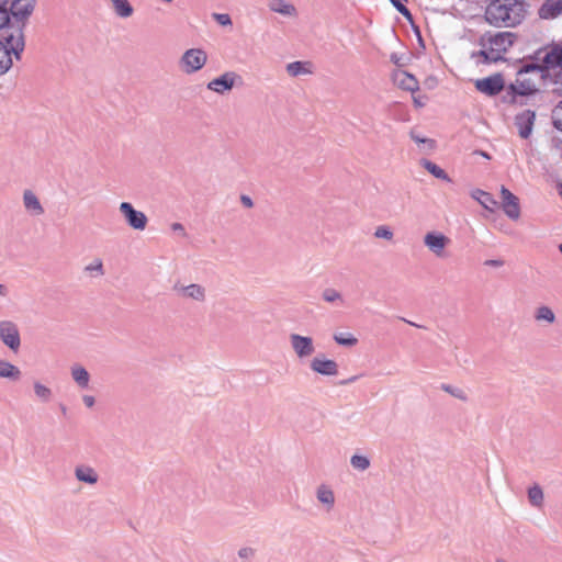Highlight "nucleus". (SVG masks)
I'll return each instance as SVG.
<instances>
[{
  "mask_svg": "<svg viewBox=\"0 0 562 562\" xmlns=\"http://www.w3.org/2000/svg\"><path fill=\"white\" fill-rule=\"evenodd\" d=\"M526 12L524 0H491L484 19L495 27H515L522 22Z\"/></svg>",
  "mask_w": 562,
  "mask_h": 562,
  "instance_id": "f257e3e1",
  "label": "nucleus"
},
{
  "mask_svg": "<svg viewBox=\"0 0 562 562\" xmlns=\"http://www.w3.org/2000/svg\"><path fill=\"white\" fill-rule=\"evenodd\" d=\"M37 0H10L8 11L12 26L24 33L29 18L33 14Z\"/></svg>",
  "mask_w": 562,
  "mask_h": 562,
  "instance_id": "f03ea898",
  "label": "nucleus"
},
{
  "mask_svg": "<svg viewBox=\"0 0 562 562\" xmlns=\"http://www.w3.org/2000/svg\"><path fill=\"white\" fill-rule=\"evenodd\" d=\"M517 36L513 32H497L492 34L491 32L484 33L480 40L479 45L482 47H490L501 54L507 52L515 43Z\"/></svg>",
  "mask_w": 562,
  "mask_h": 562,
  "instance_id": "7ed1b4c3",
  "label": "nucleus"
},
{
  "mask_svg": "<svg viewBox=\"0 0 562 562\" xmlns=\"http://www.w3.org/2000/svg\"><path fill=\"white\" fill-rule=\"evenodd\" d=\"M4 44L9 45L15 58L20 59L25 47L24 33L20 27L12 25L0 27V46Z\"/></svg>",
  "mask_w": 562,
  "mask_h": 562,
  "instance_id": "20e7f679",
  "label": "nucleus"
},
{
  "mask_svg": "<svg viewBox=\"0 0 562 562\" xmlns=\"http://www.w3.org/2000/svg\"><path fill=\"white\" fill-rule=\"evenodd\" d=\"M474 87L479 92L487 97H495L505 88L504 76L501 72H496L488 77L477 79L474 82Z\"/></svg>",
  "mask_w": 562,
  "mask_h": 562,
  "instance_id": "39448f33",
  "label": "nucleus"
},
{
  "mask_svg": "<svg viewBox=\"0 0 562 562\" xmlns=\"http://www.w3.org/2000/svg\"><path fill=\"white\" fill-rule=\"evenodd\" d=\"M119 210L131 228L135 231H144L146 228L148 223L146 214L136 210L132 203L122 202Z\"/></svg>",
  "mask_w": 562,
  "mask_h": 562,
  "instance_id": "423d86ee",
  "label": "nucleus"
},
{
  "mask_svg": "<svg viewBox=\"0 0 562 562\" xmlns=\"http://www.w3.org/2000/svg\"><path fill=\"white\" fill-rule=\"evenodd\" d=\"M207 59L206 53L201 48H190L184 52L180 64L186 74H193L202 69Z\"/></svg>",
  "mask_w": 562,
  "mask_h": 562,
  "instance_id": "0eeeda50",
  "label": "nucleus"
},
{
  "mask_svg": "<svg viewBox=\"0 0 562 562\" xmlns=\"http://www.w3.org/2000/svg\"><path fill=\"white\" fill-rule=\"evenodd\" d=\"M535 122L536 112L529 109L517 113L514 117V124L518 130V135L522 139H528L531 136Z\"/></svg>",
  "mask_w": 562,
  "mask_h": 562,
  "instance_id": "6e6552de",
  "label": "nucleus"
},
{
  "mask_svg": "<svg viewBox=\"0 0 562 562\" xmlns=\"http://www.w3.org/2000/svg\"><path fill=\"white\" fill-rule=\"evenodd\" d=\"M0 339L12 351H18L21 346L19 329L14 323L9 321L0 322Z\"/></svg>",
  "mask_w": 562,
  "mask_h": 562,
  "instance_id": "1a4fd4ad",
  "label": "nucleus"
},
{
  "mask_svg": "<svg viewBox=\"0 0 562 562\" xmlns=\"http://www.w3.org/2000/svg\"><path fill=\"white\" fill-rule=\"evenodd\" d=\"M538 54L540 50L536 52L533 55L527 56L524 59H519L521 63V67L517 70V75H524L529 72H540L542 79H547L549 76V70L551 68H544L547 65L544 63V57L542 58V63H538Z\"/></svg>",
  "mask_w": 562,
  "mask_h": 562,
  "instance_id": "9d476101",
  "label": "nucleus"
},
{
  "mask_svg": "<svg viewBox=\"0 0 562 562\" xmlns=\"http://www.w3.org/2000/svg\"><path fill=\"white\" fill-rule=\"evenodd\" d=\"M502 207L508 218L517 221L520 217L519 199L506 187L501 188Z\"/></svg>",
  "mask_w": 562,
  "mask_h": 562,
  "instance_id": "9b49d317",
  "label": "nucleus"
},
{
  "mask_svg": "<svg viewBox=\"0 0 562 562\" xmlns=\"http://www.w3.org/2000/svg\"><path fill=\"white\" fill-rule=\"evenodd\" d=\"M236 79H240V76L234 71H226L220 77L211 80L207 83V89L223 94L224 92L233 89Z\"/></svg>",
  "mask_w": 562,
  "mask_h": 562,
  "instance_id": "f8f14e48",
  "label": "nucleus"
},
{
  "mask_svg": "<svg viewBox=\"0 0 562 562\" xmlns=\"http://www.w3.org/2000/svg\"><path fill=\"white\" fill-rule=\"evenodd\" d=\"M290 342L299 358L310 357L315 351L313 339L308 336L291 334Z\"/></svg>",
  "mask_w": 562,
  "mask_h": 562,
  "instance_id": "ddd939ff",
  "label": "nucleus"
},
{
  "mask_svg": "<svg viewBox=\"0 0 562 562\" xmlns=\"http://www.w3.org/2000/svg\"><path fill=\"white\" fill-rule=\"evenodd\" d=\"M311 369L322 375L333 376L338 373V364L335 360L315 357L310 363Z\"/></svg>",
  "mask_w": 562,
  "mask_h": 562,
  "instance_id": "4468645a",
  "label": "nucleus"
},
{
  "mask_svg": "<svg viewBox=\"0 0 562 562\" xmlns=\"http://www.w3.org/2000/svg\"><path fill=\"white\" fill-rule=\"evenodd\" d=\"M424 243L436 256H441L449 238L442 233L430 232L425 235Z\"/></svg>",
  "mask_w": 562,
  "mask_h": 562,
  "instance_id": "2eb2a0df",
  "label": "nucleus"
},
{
  "mask_svg": "<svg viewBox=\"0 0 562 562\" xmlns=\"http://www.w3.org/2000/svg\"><path fill=\"white\" fill-rule=\"evenodd\" d=\"M471 57L480 58V60H477V64H483V65H491V64H496V63L506 60V58L503 55L496 54V52L490 47H483L480 50L473 52L471 54Z\"/></svg>",
  "mask_w": 562,
  "mask_h": 562,
  "instance_id": "dca6fc26",
  "label": "nucleus"
},
{
  "mask_svg": "<svg viewBox=\"0 0 562 562\" xmlns=\"http://www.w3.org/2000/svg\"><path fill=\"white\" fill-rule=\"evenodd\" d=\"M562 13V0H547L539 9L541 19H554Z\"/></svg>",
  "mask_w": 562,
  "mask_h": 562,
  "instance_id": "f3484780",
  "label": "nucleus"
},
{
  "mask_svg": "<svg viewBox=\"0 0 562 562\" xmlns=\"http://www.w3.org/2000/svg\"><path fill=\"white\" fill-rule=\"evenodd\" d=\"M23 203L26 209L32 215H42L44 213V209L36 196V194L31 190H25L23 193Z\"/></svg>",
  "mask_w": 562,
  "mask_h": 562,
  "instance_id": "a211bd4d",
  "label": "nucleus"
},
{
  "mask_svg": "<svg viewBox=\"0 0 562 562\" xmlns=\"http://www.w3.org/2000/svg\"><path fill=\"white\" fill-rule=\"evenodd\" d=\"M471 196L474 200H476L487 211L492 212L497 206V201L490 192L483 191L481 189H475L471 192Z\"/></svg>",
  "mask_w": 562,
  "mask_h": 562,
  "instance_id": "6ab92c4d",
  "label": "nucleus"
},
{
  "mask_svg": "<svg viewBox=\"0 0 562 562\" xmlns=\"http://www.w3.org/2000/svg\"><path fill=\"white\" fill-rule=\"evenodd\" d=\"M21 370L13 363L0 359V378L15 382L21 379Z\"/></svg>",
  "mask_w": 562,
  "mask_h": 562,
  "instance_id": "aec40b11",
  "label": "nucleus"
},
{
  "mask_svg": "<svg viewBox=\"0 0 562 562\" xmlns=\"http://www.w3.org/2000/svg\"><path fill=\"white\" fill-rule=\"evenodd\" d=\"M544 68L554 69L557 66H562V43L554 45L549 52L544 55Z\"/></svg>",
  "mask_w": 562,
  "mask_h": 562,
  "instance_id": "412c9836",
  "label": "nucleus"
},
{
  "mask_svg": "<svg viewBox=\"0 0 562 562\" xmlns=\"http://www.w3.org/2000/svg\"><path fill=\"white\" fill-rule=\"evenodd\" d=\"M420 165L435 178L441 179L446 182H451V178L449 175L437 164L432 162L431 160H428L426 158H423L420 160Z\"/></svg>",
  "mask_w": 562,
  "mask_h": 562,
  "instance_id": "4be33fe9",
  "label": "nucleus"
},
{
  "mask_svg": "<svg viewBox=\"0 0 562 562\" xmlns=\"http://www.w3.org/2000/svg\"><path fill=\"white\" fill-rule=\"evenodd\" d=\"M71 376L80 389H87L89 386L90 374L82 366H72Z\"/></svg>",
  "mask_w": 562,
  "mask_h": 562,
  "instance_id": "5701e85b",
  "label": "nucleus"
},
{
  "mask_svg": "<svg viewBox=\"0 0 562 562\" xmlns=\"http://www.w3.org/2000/svg\"><path fill=\"white\" fill-rule=\"evenodd\" d=\"M75 475L78 481L94 484L98 482V474L91 467H77Z\"/></svg>",
  "mask_w": 562,
  "mask_h": 562,
  "instance_id": "b1692460",
  "label": "nucleus"
},
{
  "mask_svg": "<svg viewBox=\"0 0 562 562\" xmlns=\"http://www.w3.org/2000/svg\"><path fill=\"white\" fill-rule=\"evenodd\" d=\"M12 55L13 50L9 45L4 44L0 46V76L5 74L12 67Z\"/></svg>",
  "mask_w": 562,
  "mask_h": 562,
  "instance_id": "393cba45",
  "label": "nucleus"
},
{
  "mask_svg": "<svg viewBox=\"0 0 562 562\" xmlns=\"http://www.w3.org/2000/svg\"><path fill=\"white\" fill-rule=\"evenodd\" d=\"M182 294L187 297L193 299L195 301H204L205 299V290L202 285L192 283L187 286H182L180 289Z\"/></svg>",
  "mask_w": 562,
  "mask_h": 562,
  "instance_id": "a878e982",
  "label": "nucleus"
},
{
  "mask_svg": "<svg viewBox=\"0 0 562 562\" xmlns=\"http://www.w3.org/2000/svg\"><path fill=\"white\" fill-rule=\"evenodd\" d=\"M270 9L283 15L292 16L296 14V9L293 4L285 2L284 0H272Z\"/></svg>",
  "mask_w": 562,
  "mask_h": 562,
  "instance_id": "bb28decb",
  "label": "nucleus"
},
{
  "mask_svg": "<svg viewBox=\"0 0 562 562\" xmlns=\"http://www.w3.org/2000/svg\"><path fill=\"white\" fill-rule=\"evenodd\" d=\"M402 79H400V87L406 91L415 92L419 89V82L412 74L403 71Z\"/></svg>",
  "mask_w": 562,
  "mask_h": 562,
  "instance_id": "cd10ccee",
  "label": "nucleus"
},
{
  "mask_svg": "<svg viewBox=\"0 0 562 562\" xmlns=\"http://www.w3.org/2000/svg\"><path fill=\"white\" fill-rule=\"evenodd\" d=\"M115 13L121 18H128L133 14L134 9L128 0H111Z\"/></svg>",
  "mask_w": 562,
  "mask_h": 562,
  "instance_id": "c85d7f7f",
  "label": "nucleus"
},
{
  "mask_svg": "<svg viewBox=\"0 0 562 562\" xmlns=\"http://www.w3.org/2000/svg\"><path fill=\"white\" fill-rule=\"evenodd\" d=\"M317 499L322 503V504H325L329 507H333L334 503H335V496H334V493L330 488H328L327 486L325 485H321L318 488H317Z\"/></svg>",
  "mask_w": 562,
  "mask_h": 562,
  "instance_id": "c756f323",
  "label": "nucleus"
},
{
  "mask_svg": "<svg viewBox=\"0 0 562 562\" xmlns=\"http://www.w3.org/2000/svg\"><path fill=\"white\" fill-rule=\"evenodd\" d=\"M535 318L538 322L543 321L549 324H552L555 321V315L549 306L542 305L536 310Z\"/></svg>",
  "mask_w": 562,
  "mask_h": 562,
  "instance_id": "7c9ffc66",
  "label": "nucleus"
},
{
  "mask_svg": "<svg viewBox=\"0 0 562 562\" xmlns=\"http://www.w3.org/2000/svg\"><path fill=\"white\" fill-rule=\"evenodd\" d=\"M528 498L532 506L540 507L543 503V492L539 485H533L528 488Z\"/></svg>",
  "mask_w": 562,
  "mask_h": 562,
  "instance_id": "2f4dec72",
  "label": "nucleus"
},
{
  "mask_svg": "<svg viewBox=\"0 0 562 562\" xmlns=\"http://www.w3.org/2000/svg\"><path fill=\"white\" fill-rule=\"evenodd\" d=\"M307 64L308 63L296 60V61L288 64L286 70H288L289 75H291L292 77L311 74L312 71L306 68Z\"/></svg>",
  "mask_w": 562,
  "mask_h": 562,
  "instance_id": "473e14b6",
  "label": "nucleus"
},
{
  "mask_svg": "<svg viewBox=\"0 0 562 562\" xmlns=\"http://www.w3.org/2000/svg\"><path fill=\"white\" fill-rule=\"evenodd\" d=\"M333 338L336 344L344 347H353L358 344V339L350 333H337Z\"/></svg>",
  "mask_w": 562,
  "mask_h": 562,
  "instance_id": "72a5a7b5",
  "label": "nucleus"
},
{
  "mask_svg": "<svg viewBox=\"0 0 562 562\" xmlns=\"http://www.w3.org/2000/svg\"><path fill=\"white\" fill-rule=\"evenodd\" d=\"M350 464L359 471H366L370 467V459L367 456L353 454Z\"/></svg>",
  "mask_w": 562,
  "mask_h": 562,
  "instance_id": "f704fd0d",
  "label": "nucleus"
},
{
  "mask_svg": "<svg viewBox=\"0 0 562 562\" xmlns=\"http://www.w3.org/2000/svg\"><path fill=\"white\" fill-rule=\"evenodd\" d=\"M517 82L520 97H528L539 92V90L528 79L517 80Z\"/></svg>",
  "mask_w": 562,
  "mask_h": 562,
  "instance_id": "c9c22d12",
  "label": "nucleus"
},
{
  "mask_svg": "<svg viewBox=\"0 0 562 562\" xmlns=\"http://www.w3.org/2000/svg\"><path fill=\"white\" fill-rule=\"evenodd\" d=\"M392 5L409 22L413 24V14L409 9L404 4L407 0H389Z\"/></svg>",
  "mask_w": 562,
  "mask_h": 562,
  "instance_id": "e433bc0d",
  "label": "nucleus"
},
{
  "mask_svg": "<svg viewBox=\"0 0 562 562\" xmlns=\"http://www.w3.org/2000/svg\"><path fill=\"white\" fill-rule=\"evenodd\" d=\"M10 0H0V27H10L12 21L9 19V7Z\"/></svg>",
  "mask_w": 562,
  "mask_h": 562,
  "instance_id": "4c0bfd02",
  "label": "nucleus"
},
{
  "mask_svg": "<svg viewBox=\"0 0 562 562\" xmlns=\"http://www.w3.org/2000/svg\"><path fill=\"white\" fill-rule=\"evenodd\" d=\"M552 125L562 132V100L552 110Z\"/></svg>",
  "mask_w": 562,
  "mask_h": 562,
  "instance_id": "58836bf2",
  "label": "nucleus"
},
{
  "mask_svg": "<svg viewBox=\"0 0 562 562\" xmlns=\"http://www.w3.org/2000/svg\"><path fill=\"white\" fill-rule=\"evenodd\" d=\"M441 390H443L445 392L449 393L453 397L459 398L463 402L468 401V396H467L465 392L460 387L452 386L450 384H442Z\"/></svg>",
  "mask_w": 562,
  "mask_h": 562,
  "instance_id": "ea45409f",
  "label": "nucleus"
},
{
  "mask_svg": "<svg viewBox=\"0 0 562 562\" xmlns=\"http://www.w3.org/2000/svg\"><path fill=\"white\" fill-rule=\"evenodd\" d=\"M34 392L38 398H41L44 402L49 401L52 396V391L41 382L34 383Z\"/></svg>",
  "mask_w": 562,
  "mask_h": 562,
  "instance_id": "a19ab883",
  "label": "nucleus"
},
{
  "mask_svg": "<svg viewBox=\"0 0 562 562\" xmlns=\"http://www.w3.org/2000/svg\"><path fill=\"white\" fill-rule=\"evenodd\" d=\"M323 299L328 303H334L338 300L341 301V294L337 290L328 288L324 290Z\"/></svg>",
  "mask_w": 562,
  "mask_h": 562,
  "instance_id": "79ce46f5",
  "label": "nucleus"
},
{
  "mask_svg": "<svg viewBox=\"0 0 562 562\" xmlns=\"http://www.w3.org/2000/svg\"><path fill=\"white\" fill-rule=\"evenodd\" d=\"M256 554V550L250 547H244L238 550V557L245 562H250Z\"/></svg>",
  "mask_w": 562,
  "mask_h": 562,
  "instance_id": "37998d69",
  "label": "nucleus"
},
{
  "mask_svg": "<svg viewBox=\"0 0 562 562\" xmlns=\"http://www.w3.org/2000/svg\"><path fill=\"white\" fill-rule=\"evenodd\" d=\"M411 138L417 144H427L429 149L435 148L436 142L431 138H426L417 135L414 131L411 132Z\"/></svg>",
  "mask_w": 562,
  "mask_h": 562,
  "instance_id": "c03bdc74",
  "label": "nucleus"
},
{
  "mask_svg": "<svg viewBox=\"0 0 562 562\" xmlns=\"http://www.w3.org/2000/svg\"><path fill=\"white\" fill-rule=\"evenodd\" d=\"M376 238H383L391 240L393 238V232L387 226H379L374 232Z\"/></svg>",
  "mask_w": 562,
  "mask_h": 562,
  "instance_id": "a18cd8bd",
  "label": "nucleus"
},
{
  "mask_svg": "<svg viewBox=\"0 0 562 562\" xmlns=\"http://www.w3.org/2000/svg\"><path fill=\"white\" fill-rule=\"evenodd\" d=\"M507 95L509 97V99H508L509 103H512V104L517 103L516 98L520 97V92H519L518 86L515 85V83H510L507 87Z\"/></svg>",
  "mask_w": 562,
  "mask_h": 562,
  "instance_id": "49530a36",
  "label": "nucleus"
},
{
  "mask_svg": "<svg viewBox=\"0 0 562 562\" xmlns=\"http://www.w3.org/2000/svg\"><path fill=\"white\" fill-rule=\"evenodd\" d=\"M554 69L557 70H554L553 74L549 72L548 78H550L553 83L562 85V66H557Z\"/></svg>",
  "mask_w": 562,
  "mask_h": 562,
  "instance_id": "de8ad7c7",
  "label": "nucleus"
},
{
  "mask_svg": "<svg viewBox=\"0 0 562 562\" xmlns=\"http://www.w3.org/2000/svg\"><path fill=\"white\" fill-rule=\"evenodd\" d=\"M214 18L223 26L232 24V19L226 13H215Z\"/></svg>",
  "mask_w": 562,
  "mask_h": 562,
  "instance_id": "09e8293b",
  "label": "nucleus"
},
{
  "mask_svg": "<svg viewBox=\"0 0 562 562\" xmlns=\"http://www.w3.org/2000/svg\"><path fill=\"white\" fill-rule=\"evenodd\" d=\"M97 270L100 274H103V265L101 260H95V263H91L86 267V271Z\"/></svg>",
  "mask_w": 562,
  "mask_h": 562,
  "instance_id": "8fccbe9b",
  "label": "nucleus"
},
{
  "mask_svg": "<svg viewBox=\"0 0 562 562\" xmlns=\"http://www.w3.org/2000/svg\"><path fill=\"white\" fill-rule=\"evenodd\" d=\"M551 146H552V148L560 151V157L562 159V138L558 137V136H553L551 138Z\"/></svg>",
  "mask_w": 562,
  "mask_h": 562,
  "instance_id": "3c124183",
  "label": "nucleus"
},
{
  "mask_svg": "<svg viewBox=\"0 0 562 562\" xmlns=\"http://www.w3.org/2000/svg\"><path fill=\"white\" fill-rule=\"evenodd\" d=\"M171 229H172L175 233H179V234H181L183 237H186V236H187V233H186L184 226H183L181 223H172V224H171Z\"/></svg>",
  "mask_w": 562,
  "mask_h": 562,
  "instance_id": "603ef678",
  "label": "nucleus"
},
{
  "mask_svg": "<svg viewBox=\"0 0 562 562\" xmlns=\"http://www.w3.org/2000/svg\"><path fill=\"white\" fill-rule=\"evenodd\" d=\"M485 266L498 268L504 265V261L501 259H488L484 262Z\"/></svg>",
  "mask_w": 562,
  "mask_h": 562,
  "instance_id": "864d4df0",
  "label": "nucleus"
},
{
  "mask_svg": "<svg viewBox=\"0 0 562 562\" xmlns=\"http://www.w3.org/2000/svg\"><path fill=\"white\" fill-rule=\"evenodd\" d=\"M240 202L241 204L245 206V207H252L254 206V202H252V199L246 194H243L240 196Z\"/></svg>",
  "mask_w": 562,
  "mask_h": 562,
  "instance_id": "5fc2aeb1",
  "label": "nucleus"
},
{
  "mask_svg": "<svg viewBox=\"0 0 562 562\" xmlns=\"http://www.w3.org/2000/svg\"><path fill=\"white\" fill-rule=\"evenodd\" d=\"M82 401L87 407H92L95 403V400L92 395H83Z\"/></svg>",
  "mask_w": 562,
  "mask_h": 562,
  "instance_id": "6e6d98bb",
  "label": "nucleus"
},
{
  "mask_svg": "<svg viewBox=\"0 0 562 562\" xmlns=\"http://www.w3.org/2000/svg\"><path fill=\"white\" fill-rule=\"evenodd\" d=\"M357 380H358V375H353V376H350V378H348V379L341 380V381L339 382V385H348V384H350V383L356 382Z\"/></svg>",
  "mask_w": 562,
  "mask_h": 562,
  "instance_id": "4d7b16f0",
  "label": "nucleus"
},
{
  "mask_svg": "<svg viewBox=\"0 0 562 562\" xmlns=\"http://www.w3.org/2000/svg\"><path fill=\"white\" fill-rule=\"evenodd\" d=\"M400 319H402V321L406 322L407 324H409V325H412V326H415V327H418V328H422V327H423L422 325H418V324H416V323H413V322H411V321H407V319H406V318H404V317H400Z\"/></svg>",
  "mask_w": 562,
  "mask_h": 562,
  "instance_id": "13d9d810",
  "label": "nucleus"
},
{
  "mask_svg": "<svg viewBox=\"0 0 562 562\" xmlns=\"http://www.w3.org/2000/svg\"><path fill=\"white\" fill-rule=\"evenodd\" d=\"M391 60L396 64V65H400V58L397 57L396 54H392L391 55Z\"/></svg>",
  "mask_w": 562,
  "mask_h": 562,
  "instance_id": "bf43d9fd",
  "label": "nucleus"
},
{
  "mask_svg": "<svg viewBox=\"0 0 562 562\" xmlns=\"http://www.w3.org/2000/svg\"><path fill=\"white\" fill-rule=\"evenodd\" d=\"M0 295L5 296L7 295V288L5 285L0 283Z\"/></svg>",
  "mask_w": 562,
  "mask_h": 562,
  "instance_id": "052dcab7",
  "label": "nucleus"
},
{
  "mask_svg": "<svg viewBox=\"0 0 562 562\" xmlns=\"http://www.w3.org/2000/svg\"><path fill=\"white\" fill-rule=\"evenodd\" d=\"M59 409L63 413V415L67 414V406L65 404H59Z\"/></svg>",
  "mask_w": 562,
  "mask_h": 562,
  "instance_id": "680f3d73",
  "label": "nucleus"
},
{
  "mask_svg": "<svg viewBox=\"0 0 562 562\" xmlns=\"http://www.w3.org/2000/svg\"><path fill=\"white\" fill-rule=\"evenodd\" d=\"M553 93H555L559 97H562V90L555 89L553 90Z\"/></svg>",
  "mask_w": 562,
  "mask_h": 562,
  "instance_id": "e2e57ef3",
  "label": "nucleus"
},
{
  "mask_svg": "<svg viewBox=\"0 0 562 562\" xmlns=\"http://www.w3.org/2000/svg\"><path fill=\"white\" fill-rule=\"evenodd\" d=\"M415 103H416V105H418V106H420V105H422V103H420L419 101H417V100H415Z\"/></svg>",
  "mask_w": 562,
  "mask_h": 562,
  "instance_id": "0e129e2a",
  "label": "nucleus"
},
{
  "mask_svg": "<svg viewBox=\"0 0 562 562\" xmlns=\"http://www.w3.org/2000/svg\"><path fill=\"white\" fill-rule=\"evenodd\" d=\"M559 250L562 254V244L559 245Z\"/></svg>",
  "mask_w": 562,
  "mask_h": 562,
  "instance_id": "69168bd1",
  "label": "nucleus"
}]
</instances>
